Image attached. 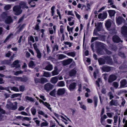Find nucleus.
Wrapping results in <instances>:
<instances>
[{"instance_id": "obj_12", "label": "nucleus", "mask_w": 127, "mask_h": 127, "mask_svg": "<svg viewBox=\"0 0 127 127\" xmlns=\"http://www.w3.org/2000/svg\"><path fill=\"white\" fill-rule=\"evenodd\" d=\"M76 86V83H73L71 84L69 86V89L70 91L73 90L75 88Z\"/></svg>"}, {"instance_id": "obj_17", "label": "nucleus", "mask_w": 127, "mask_h": 127, "mask_svg": "<svg viewBox=\"0 0 127 127\" xmlns=\"http://www.w3.org/2000/svg\"><path fill=\"white\" fill-rule=\"evenodd\" d=\"M111 20H108L106 22L105 26L108 30H109V28L111 26Z\"/></svg>"}, {"instance_id": "obj_5", "label": "nucleus", "mask_w": 127, "mask_h": 127, "mask_svg": "<svg viewBox=\"0 0 127 127\" xmlns=\"http://www.w3.org/2000/svg\"><path fill=\"white\" fill-rule=\"evenodd\" d=\"M66 91L65 89L64 88L58 89L57 91V96L64 95Z\"/></svg>"}, {"instance_id": "obj_3", "label": "nucleus", "mask_w": 127, "mask_h": 127, "mask_svg": "<svg viewBox=\"0 0 127 127\" xmlns=\"http://www.w3.org/2000/svg\"><path fill=\"white\" fill-rule=\"evenodd\" d=\"M44 89L47 92H48L52 89L54 87V86L50 83L46 84L44 86Z\"/></svg>"}, {"instance_id": "obj_8", "label": "nucleus", "mask_w": 127, "mask_h": 127, "mask_svg": "<svg viewBox=\"0 0 127 127\" xmlns=\"http://www.w3.org/2000/svg\"><path fill=\"white\" fill-rule=\"evenodd\" d=\"M107 13L106 12H103L102 13H100L98 15V18L100 19H104L107 17Z\"/></svg>"}, {"instance_id": "obj_28", "label": "nucleus", "mask_w": 127, "mask_h": 127, "mask_svg": "<svg viewBox=\"0 0 127 127\" xmlns=\"http://www.w3.org/2000/svg\"><path fill=\"white\" fill-rule=\"evenodd\" d=\"M20 5L21 7L23 8H28V7L26 6V3L23 2H22L20 3Z\"/></svg>"}, {"instance_id": "obj_11", "label": "nucleus", "mask_w": 127, "mask_h": 127, "mask_svg": "<svg viewBox=\"0 0 127 127\" xmlns=\"http://www.w3.org/2000/svg\"><path fill=\"white\" fill-rule=\"evenodd\" d=\"M122 33L124 35H127V27L124 26L121 28Z\"/></svg>"}, {"instance_id": "obj_7", "label": "nucleus", "mask_w": 127, "mask_h": 127, "mask_svg": "<svg viewBox=\"0 0 127 127\" xmlns=\"http://www.w3.org/2000/svg\"><path fill=\"white\" fill-rule=\"evenodd\" d=\"M124 21V19L123 18L120 17H119L116 18V22L118 25L121 24L123 21Z\"/></svg>"}, {"instance_id": "obj_39", "label": "nucleus", "mask_w": 127, "mask_h": 127, "mask_svg": "<svg viewBox=\"0 0 127 127\" xmlns=\"http://www.w3.org/2000/svg\"><path fill=\"white\" fill-rule=\"evenodd\" d=\"M113 86L116 89L119 86V83L116 82H114L113 83Z\"/></svg>"}, {"instance_id": "obj_16", "label": "nucleus", "mask_w": 127, "mask_h": 127, "mask_svg": "<svg viewBox=\"0 0 127 127\" xmlns=\"http://www.w3.org/2000/svg\"><path fill=\"white\" fill-rule=\"evenodd\" d=\"M113 41L115 42L118 43L120 41H121V42H123L121 41L120 38L116 35L114 36L113 37Z\"/></svg>"}, {"instance_id": "obj_49", "label": "nucleus", "mask_w": 127, "mask_h": 127, "mask_svg": "<svg viewBox=\"0 0 127 127\" xmlns=\"http://www.w3.org/2000/svg\"><path fill=\"white\" fill-rule=\"evenodd\" d=\"M31 118H29L27 117H23L22 119V121L26 120L27 121H29L31 120Z\"/></svg>"}, {"instance_id": "obj_37", "label": "nucleus", "mask_w": 127, "mask_h": 127, "mask_svg": "<svg viewBox=\"0 0 127 127\" xmlns=\"http://www.w3.org/2000/svg\"><path fill=\"white\" fill-rule=\"evenodd\" d=\"M13 34L10 33V34L6 37L5 39L4 42H5L8 40L10 37H11L13 35Z\"/></svg>"}, {"instance_id": "obj_64", "label": "nucleus", "mask_w": 127, "mask_h": 127, "mask_svg": "<svg viewBox=\"0 0 127 127\" xmlns=\"http://www.w3.org/2000/svg\"><path fill=\"white\" fill-rule=\"evenodd\" d=\"M40 31L42 33L41 35V37H43L44 35V32L45 30L44 29H42Z\"/></svg>"}, {"instance_id": "obj_38", "label": "nucleus", "mask_w": 127, "mask_h": 127, "mask_svg": "<svg viewBox=\"0 0 127 127\" xmlns=\"http://www.w3.org/2000/svg\"><path fill=\"white\" fill-rule=\"evenodd\" d=\"M79 103L80 105L81 108L85 110H86V108L85 105L82 104V103L80 102H79Z\"/></svg>"}, {"instance_id": "obj_41", "label": "nucleus", "mask_w": 127, "mask_h": 127, "mask_svg": "<svg viewBox=\"0 0 127 127\" xmlns=\"http://www.w3.org/2000/svg\"><path fill=\"white\" fill-rule=\"evenodd\" d=\"M11 90H13L15 92H19V90L18 88L15 87H11Z\"/></svg>"}, {"instance_id": "obj_55", "label": "nucleus", "mask_w": 127, "mask_h": 127, "mask_svg": "<svg viewBox=\"0 0 127 127\" xmlns=\"http://www.w3.org/2000/svg\"><path fill=\"white\" fill-rule=\"evenodd\" d=\"M108 95L110 99H112L114 97V96H113L112 93L111 92H110L108 94Z\"/></svg>"}, {"instance_id": "obj_22", "label": "nucleus", "mask_w": 127, "mask_h": 127, "mask_svg": "<svg viewBox=\"0 0 127 127\" xmlns=\"http://www.w3.org/2000/svg\"><path fill=\"white\" fill-rule=\"evenodd\" d=\"M17 79L19 81L22 82H26L28 80V78L26 77L22 78L21 77H16Z\"/></svg>"}, {"instance_id": "obj_14", "label": "nucleus", "mask_w": 127, "mask_h": 127, "mask_svg": "<svg viewBox=\"0 0 127 127\" xmlns=\"http://www.w3.org/2000/svg\"><path fill=\"white\" fill-rule=\"evenodd\" d=\"M33 46L36 50V53H37V57L39 58H40V52L39 50L37 48V46L36 43H34L33 44Z\"/></svg>"}, {"instance_id": "obj_25", "label": "nucleus", "mask_w": 127, "mask_h": 127, "mask_svg": "<svg viewBox=\"0 0 127 127\" xmlns=\"http://www.w3.org/2000/svg\"><path fill=\"white\" fill-rule=\"evenodd\" d=\"M5 22L7 24L11 23L12 22V20L11 17L9 16H7Z\"/></svg>"}, {"instance_id": "obj_26", "label": "nucleus", "mask_w": 127, "mask_h": 127, "mask_svg": "<svg viewBox=\"0 0 127 127\" xmlns=\"http://www.w3.org/2000/svg\"><path fill=\"white\" fill-rule=\"evenodd\" d=\"M102 69L104 71L108 72L110 70V67L107 66H104L102 68Z\"/></svg>"}, {"instance_id": "obj_35", "label": "nucleus", "mask_w": 127, "mask_h": 127, "mask_svg": "<svg viewBox=\"0 0 127 127\" xmlns=\"http://www.w3.org/2000/svg\"><path fill=\"white\" fill-rule=\"evenodd\" d=\"M28 42L31 41L33 43L34 42V39L32 36H31L28 37Z\"/></svg>"}, {"instance_id": "obj_46", "label": "nucleus", "mask_w": 127, "mask_h": 127, "mask_svg": "<svg viewBox=\"0 0 127 127\" xmlns=\"http://www.w3.org/2000/svg\"><path fill=\"white\" fill-rule=\"evenodd\" d=\"M25 98L28 100H29L31 101H33L34 99L31 97H30L28 96H26L25 97Z\"/></svg>"}, {"instance_id": "obj_15", "label": "nucleus", "mask_w": 127, "mask_h": 127, "mask_svg": "<svg viewBox=\"0 0 127 127\" xmlns=\"http://www.w3.org/2000/svg\"><path fill=\"white\" fill-rule=\"evenodd\" d=\"M127 82L126 80H123L121 82V88H124L127 87Z\"/></svg>"}, {"instance_id": "obj_58", "label": "nucleus", "mask_w": 127, "mask_h": 127, "mask_svg": "<svg viewBox=\"0 0 127 127\" xmlns=\"http://www.w3.org/2000/svg\"><path fill=\"white\" fill-rule=\"evenodd\" d=\"M101 82V80L100 78H98L97 80L96 81V84L98 87H99V83Z\"/></svg>"}, {"instance_id": "obj_54", "label": "nucleus", "mask_w": 127, "mask_h": 127, "mask_svg": "<svg viewBox=\"0 0 127 127\" xmlns=\"http://www.w3.org/2000/svg\"><path fill=\"white\" fill-rule=\"evenodd\" d=\"M74 12L77 18L78 19L80 20L81 18V17L80 15L78 14L77 12L76 11H75Z\"/></svg>"}, {"instance_id": "obj_57", "label": "nucleus", "mask_w": 127, "mask_h": 127, "mask_svg": "<svg viewBox=\"0 0 127 127\" xmlns=\"http://www.w3.org/2000/svg\"><path fill=\"white\" fill-rule=\"evenodd\" d=\"M25 89V87L23 86H20L19 87L20 91H24Z\"/></svg>"}, {"instance_id": "obj_4", "label": "nucleus", "mask_w": 127, "mask_h": 127, "mask_svg": "<svg viewBox=\"0 0 127 127\" xmlns=\"http://www.w3.org/2000/svg\"><path fill=\"white\" fill-rule=\"evenodd\" d=\"M95 26H96V29H95L94 31V35H97V30L99 31L102 28V23L100 22L98 23L97 24L95 25Z\"/></svg>"}, {"instance_id": "obj_6", "label": "nucleus", "mask_w": 127, "mask_h": 127, "mask_svg": "<svg viewBox=\"0 0 127 127\" xmlns=\"http://www.w3.org/2000/svg\"><path fill=\"white\" fill-rule=\"evenodd\" d=\"M20 62V61L18 60H16L14 61L13 64L11 65L12 67H15L16 68H18L20 67V65L19 64Z\"/></svg>"}, {"instance_id": "obj_47", "label": "nucleus", "mask_w": 127, "mask_h": 127, "mask_svg": "<svg viewBox=\"0 0 127 127\" xmlns=\"http://www.w3.org/2000/svg\"><path fill=\"white\" fill-rule=\"evenodd\" d=\"M55 8V6H53L51 8V14L52 15V16L54 15V9Z\"/></svg>"}, {"instance_id": "obj_60", "label": "nucleus", "mask_w": 127, "mask_h": 127, "mask_svg": "<svg viewBox=\"0 0 127 127\" xmlns=\"http://www.w3.org/2000/svg\"><path fill=\"white\" fill-rule=\"evenodd\" d=\"M98 61L100 65L102 64H104V63L102 62L103 60L102 59H100L98 60Z\"/></svg>"}, {"instance_id": "obj_10", "label": "nucleus", "mask_w": 127, "mask_h": 127, "mask_svg": "<svg viewBox=\"0 0 127 127\" xmlns=\"http://www.w3.org/2000/svg\"><path fill=\"white\" fill-rule=\"evenodd\" d=\"M49 95L51 96L54 97H57L58 96L56 89H54L52 91H51L49 93Z\"/></svg>"}, {"instance_id": "obj_50", "label": "nucleus", "mask_w": 127, "mask_h": 127, "mask_svg": "<svg viewBox=\"0 0 127 127\" xmlns=\"http://www.w3.org/2000/svg\"><path fill=\"white\" fill-rule=\"evenodd\" d=\"M21 94H14L11 95L12 98H14L15 97H17L21 95Z\"/></svg>"}, {"instance_id": "obj_48", "label": "nucleus", "mask_w": 127, "mask_h": 127, "mask_svg": "<svg viewBox=\"0 0 127 127\" xmlns=\"http://www.w3.org/2000/svg\"><path fill=\"white\" fill-rule=\"evenodd\" d=\"M31 111L32 114L33 115H34L36 112V109L34 107H33L31 109Z\"/></svg>"}, {"instance_id": "obj_18", "label": "nucleus", "mask_w": 127, "mask_h": 127, "mask_svg": "<svg viewBox=\"0 0 127 127\" xmlns=\"http://www.w3.org/2000/svg\"><path fill=\"white\" fill-rule=\"evenodd\" d=\"M58 81V77L57 76H56L51 78L50 82L53 84H55Z\"/></svg>"}, {"instance_id": "obj_43", "label": "nucleus", "mask_w": 127, "mask_h": 127, "mask_svg": "<svg viewBox=\"0 0 127 127\" xmlns=\"http://www.w3.org/2000/svg\"><path fill=\"white\" fill-rule=\"evenodd\" d=\"M34 65V62L32 61H31L29 64V66L30 67H32Z\"/></svg>"}, {"instance_id": "obj_53", "label": "nucleus", "mask_w": 127, "mask_h": 127, "mask_svg": "<svg viewBox=\"0 0 127 127\" xmlns=\"http://www.w3.org/2000/svg\"><path fill=\"white\" fill-rule=\"evenodd\" d=\"M40 115H43V116L44 117L46 118H47L48 117V116L47 115L44 113L42 111H40Z\"/></svg>"}, {"instance_id": "obj_32", "label": "nucleus", "mask_w": 127, "mask_h": 127, "mask_svg": "<svg viewBox=\"0 0 127 127\" xmlns=\"http://www.w3.org/2000/svg\"><path fill=\"white\" fill-rule=\"evenodd\" d=\"M57 86L59 87H63L64 86V82L62 81H60L57 84Z\"/></svg>"}, {"instance_id": "obj_59", "label": "nucleus", "mask_w": 127, "mask_h": 127, "mask_svg": "<svg viewBox=\"0 0 127 127\" xmlns=\"http://www.w3.org/2000/svg\"><path fill=\"white\" fill-rule=\"evenodd\" d=\"M56 126V125L55 123L51 122L50 123V127H54Z\"/></svg>"}, {"instance_id": "obj_20", "label": "nucleus", "mask_w": 127, "mask_h": 127, "mask_svg": "<svg viewBox=\"0 0 127 127\" xmlns=\"http://www.w3.org/2000/svg\"><path fill=\"white\" fill-rule=\"evenodd\" d=\"M109 105L110 106L113 105L117 106L118 105V103L117 101L112 100L110 102Z\"/></svg>"}, {"instance_id": "obj_45", "label": "nucleus", "mask_w": 127, "mask_h": 127, "mask_svg": "<svg viewBox=\"0 0 127 127\" xmlns=\"http://www.w3.org/2000/svg\"><path fill=\"white\" fill-rule=\"evenodd\" d=\"M60 31L62 33H63L64 31V27L63 25H61L60 27Z\"/></svg>"}, {"instance_id": "obj_36", "label": "nucleus", "mask_w": 127, "mask_h": 127, "mask_svg": "<svg viewBox=\"0 0 127 127\" xmlns=\"http://www.w3.org/2000/svg\"><path fill=\"white\" fill-rule=\"evenodd\" d=\"M40 81L41 82V83H43L47 82H48V81L46 78H41Z\"/></svg>"}, {"instance_id": "obj_23", "label": "nucleus", "mask_w": 127, "mask_h": 127, "mask_svg": "<svg viewBox=\"0 0 127 127\" xmlns=\"http://www.w3.org/2000/svg\"><path fill=\"white\" fill-rule=\"evenodd\" d=\"M37 0H29V3L31 5V7H34L35 5L34 1H36Z\"/></svg>"}, {"instance_id": "obj_56", "label": "nucleus", "mask_w": 127, "mask_h": 127, "mask_svg": "<svg viewBox=\"0 0 127 127\" xmlns=\"http://www.w3.org/2000/svg\"><path fill=\"white\" fill-rule=\"evenodd\" d=\"M64 43L65 44L68 45L69 47H70L71 46L72 44L71 43L68 42H65Z\"/></svg>"}, {"instance_id": "obj_19", "label": "nucleus", "mask_w": 127, "mask_h": 127, "mask_svg": "<svg viewBox=\"0 0 127 127\" xmlns=\"http://www.w3.org/2000/svg\"><path fill=\"white\" fill-rule=\"evenodd\" d=\"M116 79V76L114 75H112L110 76L108 79V82H111L115 80Z\"/></svg>"}, {"instance_id": "obj_44", "label": "nucleus", "mask_w": 127, "mask_h": 127, "mask_svg": "<svg viewBox=\"0 0 127 127\" xmlns=\"http://www.w3.org/2000/svg\"><path fill=\"white\" fill-rule=\"evenodd\" d=\"M23 73V71L22 70L15 72H14V74L15 75H18V74H22Z\"/></svg>"}, {"instance_id": "obj_1", "label": "nucleus", "mask_w": 127, "mask_h": 127, "mask_svg": "<svg viewBox=\"0 0 127 127\" xmlns=\"http://www.w3.org/2000/svg\"><path fill=\"white\" fill-rule=\"evenodd\" d=\"M15 105H13V104L12 103L11 100L8 99L7 101V104L5 106V107L7 109L11 110H15L17 108V103L16 102H14Z\"/></svg>"}, {"instance_id": "obj_31", "label": "nucleus", "mask_w": 127, "mask_h": 127, "mask_svg": "<svg viewBox=\"0 0 127 127\" xmlns=\"http://www.w3.org/2000/svg\"><path fill=\"white\" fill-rule=\"evenodd\" d=\"M44 76L46 77H50L51 76V74L48 72H45L43 74Z\"/></svg>"}, {"instance_id": "obj_9", "label": "nucleus", "mask_w": 127, "mask_h": 127, "mask_svg": "<svg viewBox=\"0 0 127 127\" xmlns=\"http://www.w3.org/2000/svg\"><path fill=\"white\" fill-rule=\"evenodd\" d=\"M42 103V104L45 106L49 109L52 111V108L50 107V104L47 102H44L42 100L40 99V103Z\"/></svg>"}, {"instance_id": "obj_42", "label": "nucleus", "mask_w": 127, "mask_h": 127, "mask_svg": "<svg viewBox=\"0 0 127 127\" xmlns=\"http://www.w3.org/2000/svg\"><path fill=\"white\" fill-rule=\"evenodd\" d=\"M67 31L69 32V33H70V31H71V32H72L73 28H70L69 26H68L67 27Z\"/></svg>"}, {"instance_id": "obj_61", "label": "nucleus", "mask_w": 127, "mask_h": 127, "mask_svg": "<svg viewBox=\"0 0 127 127\" xmlns=\"http://www.w3.org/2000/svg\"><path fill=\"white\" fill-rule=\"evenodd\" d=\"M108 2L109 3V4L110 5H111L114 3L113 0H108Z\"/></svg>"}, {"instance_id": "obj_52", "label": "nucleus", "mask_w": 127, "mask_h": 127, "mask_svg": "<svg viewBox=\"0 0 127 127\" xmlns=\"http://www.w3.org/2000/svg\"><path fill=\"white\" fill-rule=\"evenodd\" d=\"M107 118V116L105 115H104L103 117L101 118L100 119V121L101 124H102L103 120L106 119Z\"/></svg>"}, {"instance_id": "obj_40", "label": "nucleus", "mask_w": 127, "mask_h": 127, "mask_svg": "<svg viewBox=\"0 0 127 127\" xmlns=\"http://www.w3.org/2000/svg\"><path fill=\"white\" fill-rule=\"evenodd\" d=\"M11 5L10 4H7L5 5L4 7V9L5 10H7L9 9L11 7Z\"/></svg>"}, {"instance_id": "obj_2", "label": "nucleus", "mask_w": 127, "mask_h": 127, "mask_svg": "<svg viewBox=\"0 0 127 127\" xmlns=\"http://www.w3.org/2000/svg\"><path fill=\"white\" fill-rule=\"evenodd\" d=\"M13 10L15 14L17 15L21 14L22 12V10L21 9V7L20 6H15L13 8Z\"/></svg>"}, {"instance_id": "obj_51", "label": "nucleus", "mask_w": 127, "mask_h": 127, "mask_svg": "<svg viewBox=\"0 0 127 127\" xmlns=\"http://www.w3.org/2000/svg\"><path fill=\"white\" fill-rule=\"evenodd\" d=\"M65 57V56L63 54H60L59 55L58 58L59 59H62Z\"/></svg>"}, {"instance_id": "obj_30", "label": "nucleus", "mask_w": 127, "mask_h": 127, "mask_svg": "<svg viewBox=\"0 0 127 127\" xmlns=\"http://www.w3.org/2000/svg\"><path fill=\"white\" fill-rule=\"evenodd\" d=\"M76 73V71L73 69L71 71L69 72V75L70 76H72L75 75Z\"/></svg>"}, {"instance_id": "obj_29", "label": "nucleus", "mask_w": 127, "mask_h": 127, "mask_svg": "<svg viewBox=\"0 0 127 127\" xmlns=\"http://www.w3.org/2000/svg\"><path fill=\"white\" fill-rule=\"evenodd\" d=\"M94 100L95 104V107L97 106V104L98 99L97 97L96 96H95L93 98Z\"/></svg>"}, {"instance_id": "obj_24", "label": "nucleus", "mask_w": 127, "mask_h": 127, "mask_svg": "<svg viewBox=\"0 0 127 127\" xmlns=\"http://www.w3.org/2000/svg\"><path fill=\"white\" fill-rule=\"evenodd\" d=\"M53 69V66L51 64H49L45 67V69L48 71H50Z\"/></svg>"}, {"instance_id": "obj_21", "label": "nucleus", "mask_w": 127, "mask_h": 127, "mask_svg": "<svg viewBox=\"0 0 127 127\" xmlns=\"http://www.w3.org/2000/svg\"><path fill=\"white\" fill-rule=\"evenodd\" d=\"M109 16L111 17L114 16L116 13V11L114 10H109L108 11Z\"/></svg>"}, {"instance_id": "obj_62", "label": "nucleus", "mask_w": 127, "mask_h": 127, "mask_svg": "<svg viewBox=\"0 0 127 127\" xmlns=\"http://www.w3.org/2000/svg\"><path fill=\"white\" fill-rule=\"evenodd\" d=\"M0 112L2 114H4L5 111L4 110L1 108V106H0Z\"/></svg>"}, {"instance_id": "obj_27", "label": "nucleus", "mask_w": 127, "mask_h": 127, "mask_svg": "<svg viewBox=\"0 0 127 127\" xmlns=\"http://www.w3.org/2000/svg\"><path fill=\"white\" fill-rule=\"evenodd\" d=\"M65 13L68 15H70L72 16H74V14L73 11H68L67 10L65 11Z\"/></svg>"}, {"instance_id": "obj_34", "label": "nucleus", "mask_w": 127, "mask_h": 127, "mask_svg": "<svg viewBox=\"0 0 127 127\" xmlns=\"http://www.w3.org/2000/svg\"><path fill=\"white\" fill-rule=\"evenodd\" d=\"M49 123L46 121H45V122H42L41 124V127H46L48 126Z\"/></svg>"}, {"instance_id": "obj_63", "label": "nucleus", "mask_w": 127, "mask_h": 127, "mask_svg": "<svg viewBox=\"0 0 127 127\" xmlns=\"http://www.w3.org/2000/svg\"><path fill=\"white\" fill-rule=\"evenodd\" d=\"M25 109V107L23 106H21L19 107L18 109V110L19 111H21Z\"/></svg>"}, {"instance_id": "obj_33", "label": "nucleus", "mask_w": 127, "mask_h": 127, "mask_svg": "<svg viewBox=\"0 0 127 127\" xmlns=\"http://www.w3.org/2000/svg\"><path fill=\"white\" fill-rule=\"evenodd\" d=\"M65 54L69 56H71L73 57H74L75 55V53L74 52H69Z\"/></svg>"}, {"instance_id": "obj_13", "label": "nucleus", "mask_w": 127, "mask_h": 127, "mask_svg": "<svg viewBox=\"0 0 127 127\" xmlns=\"http://www.w3.org/2000/svg\"><path fill=\"white\" fill-rule=\"evenodd\" d=\"M60 71H60L58 70L57 67L56 66L54 68V70L52 72V76L58 75Z\"/></svg>"}]
</instances>
